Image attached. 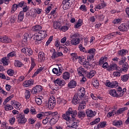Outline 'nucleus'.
I'll list each match as a JSON object with an SVG mask.
<instances>
[{"mask_svg":"<svg viewBox=\"0 0 129 129\" xmlns=\"http://www.w3.org/2000/svg\"><path fill=\"white\" fill-rule=\"evenodd\" d=\"M18 8H19V6H18V5L14 4L12 8V11H16L17 9H18Z\"/></svg>","mask_w":129,"mask_h":129,"instance_id":"obj_63","label":"nucleus"},{"mask_svg":"<svg viewBox=\"0 0 129 129\" xmlns=\"http://www.w3.org/2000/svg\"><path fill=\"white\" fill-rule=\"evenodd\" d=\"M33 84H34V81H33V80L26 81L24 83L25 87H29V86H31Z\"/></svg>","mask_w":129,"mask_h":129,"instance_id":"obj_23","label":"nucleus"},{"mask_svg":"<svg viewBox=\"0 0 129 129\" xmlns=\"http://www.w3.org/2000/svg\"><path fill=\"white\" fill-rule=\"evenodd\" d=\"M50 118L49 117H46V118L44 119L42 121V123H43V124H47V123H48V121H49L50 120Z\"/></svg>","mask_w":129,"mask_h":129,"instance_id":"obj_54","label":"nucleus"},{"mask_svg":"<svg viewBox=\"0 0 129 129\" xmlns=\"http://www.w3.org/2000/svg\"><path fill=\"white\" fill-rule=\"evenodd\" d=\"M62 78L64 79V80H67L70 78V73L69 72H66L63 74Z\"/></svg>","mask_w":129,"mask_h":129,"instance_id":"obj_33","label":"nucleus"},{"mask_svg":"<svg viewBox=\"0 0 129 129\" xmlns=\"http://www.w3.org/2000/svg\"><path fill=\"white\" fill-rule=\"evenodd\" d=\"M25 94L26 99H29L30 98V96H31V92L28 90H26Z\"/></svg>","mask_w":129,"mask_h":129,"instance_id":"obj_44","label":"nucleus"},{"mask_svg":"<svg viewBox=\"0 0 129 129\" xmlns=\"http://www.w3.org/2000/svg\"><path fill=\"white\" fill-rule=\"evenodd\" d=\"M38 58L41 60V61H44L45 60L46 57H45V53L43 52L42 51L38 53Z\"/></svg>","mask_w":129,"mask_h":129,"instance_id":"obj_24","label":"nucleus"},{"mask_svg":"<svg viewBox=\"0 0 129 129\" xmlns=\"http://www.w3.org/2000/svg\"><path fill=\"white\" fill-rule=\"evenodd\" d=\"M5 110L8 111V110H12V109H14V107L13 106L8 104L5 107Z\"/></svg>","mask_w":129,"mask_h":129,"instance_id":"obj_46","label":"nucleus"},{"mask_svg":"<svg viewBox=\"0 0 129 129\" xmlns=\"http://www.w3.org/2000/svg\"><path fill=\"white\" fill-rule=\"evenodd\" d=\"M16 54H17V53L15 51L10 52L8 54L7 57H5L2 58V63H3L4 65L7 66V65H9L10 57H14V56H16Z\"/></svg>","mask_w":129,"mask_h":129,"instance_id":"obj_3","label":"nucleus"},{"mask_svg":"<svg viewBox=\"0 0 129 129\" xmlns=\"http://www.w3.org/2000/svg\"><path fill=\"white\" fill-rule=\"evenodd\" d=\"M42 90H43V88L42 87V86H36L34 88L32 89V93H33V94H37V93L41 92Z\"/></svg>","mask_w":129,"mask_h":129,"instance_id":"obj_7","label":"nucleus"},{"mask_svg":"<svg viewBox=\"0 0 129 129\" xmlns=\"http://www.w3.org/2000/svg\"><path fill=\"white\" fill-rule=\"evenodd\" d=\"M78 72L80 75H85V73H86V72L84 70V69L82 68V67H80L78 69Z\"/></svg>","mask_w":129,"mask_h":129,"instance_id":"obj_29","label":"nucleus"},{"mask_svg":"<svg viewBox=\"0 0 129 129\" xmlns=\"http://www.w3.org/2000/svg\"><path fill=\"white\" fill-rule=\"evenodd\" d=\"M85 115V112H83V111H79L78 113V116L80 118L84 117Z\"/></svg>","mask_w":129,"mask_h":129,"instance_id":"obj_42","label":"nucleus"},{"mask_svg":"<svg viewBox=\"0 0 129 129\" xmlns=\"http://www.w3.org/2000/svg\"><path fill=\"white\" fill-rule=\"evenodd\" d=\"M77 95L80 97V98L83 97V96L85 95V89L84 88H81L78 92Z\"/></svg>","mask_w":129,"mask_h":129,"instance_id":"obj_14","label":"nucleus"},{"mask_svg":"<svg viewBox=\"0 0 129 129\" xmlns=\"http://www.w3.org/2000/svg\"><path fill=\"white\" fill-rule=\"evenodd\" d=\"M36 38V41H35V44H41L42 42V40H43V38L41 37V36H40V35H36V37H35Z\"/></svg>","mask_w":129,"mask_h":129,"instance_id":"obj_26","label":"nucleus"},{"mask_svg":"<svg viewBox=\"0 0 129 129\" xmlns=\"http://www.w3.org/2000/svg\"><path fill=\"white\" fill-rule=\"evenodd\" d=\"M59 70L58 71V69L53 68L52 69V72L54 74H56L57 76H60L61 74H62V68L58 67Z\"/></svg>","mask_w":129,"mask_h":129,"instance_id":"obj_16","label":"nucleus"},{"mask_svg":"<svg viewBox=\"0 0 129 129\" xmlns=\"http://www.w3.org/2000/svg\"><path fill=\"white\" fill-rule=\"evenodd\" d=\"M100 121V118H97L95 119V120L93 121L92 122L90 123L91 125H94V124H97L98 122Z\"/></svg>","mask_w":129,"mask_h":129,"instance_id":"obj_39","label":"nucleus"},{"mask_svg":"<svg viewBox=\"0 0 129 129\" xmlns=\"http://www.w3.org/2000/svg\"><path fill=\"white\" fill-rule=\"evenodd\" d=\"M100 2H101V4L100 5L103 8H105V7H106V4L104 3V1H103V0H101Z\"/></svg>","mask_w":129,"mask_h":129,"instance_id":"obj_62","label":"nucleus"},{"mask_svg":"<svg viewBox=\"0 0 129 129\" xmlns=\"http://www.w3.org/2000/svg\"><path fill=\"white\" fill-rule=\"evenodd\" d=\"M18 8H23V7H25L26 6V4H25V2H20L18 5Z\"/></svg>","mask_w":129,"mask_h":129,"instance_id":"obj_61","label":"nucleus"},{"mask_svg":"<svg viewBox=\"0 0 129 129\" xmlns=\"http://www.w3.org/2000/svg\"><path fill=\"white\" fill-rule=\"evenodd\" d=\"M7 73H8V75H9L10 76H13V75H14V74H15V72L13 70L9 69L7 71Z\"/></svg>","mask_w":129,"mask_h":129,"instance_id":"obj_48","label":"nucleus"},{"mask_svg":"<svg viewBox=\"0 0 129 129\" xmlns=\"http://www.w3.org/2000/svg\"><path fill=\"white\" fill-rule=\"evenodd\" d=\"M122 124V122L119 121H113V125L115 126H120V125Z\"/></svg>","mask_w":129,"mask_h":129,"instance_id":"obj_40","label":"nucleus"},{"mask_svg":"<svg viewBox=\"0 0 129 129\" xmlns=\"http://www.w3.org/2000/svg\"><path fill=\"white\" fill-rule=\"evenodd\" d=\"M111 70H116V71H120V68L117 67V65L115 63H112L109 66L108 71Z\"/></svg>","mask_w":129,"mask_h":129,"instance_id":"obj_10","label":"nucleus"},{"mask_svg":"<svg viewBox=\"0 0 129 129\" xmlns=\"http://www.w3.org/2000/svg\"><path fill=\"white\" fill-rule=\"evenodd\" d=\"M0 42H2V43H12V39L5 36L0 37Z\"/></svg>","mask_w":129,"mask_h":129,"instance_id":"obj_12","label":"nucleus"},{"mask_svg":"<svg viewBox=\"0 0 129 129\" xmlns=\"http://www.w3.org/2000/svg\"><path fill=\"white\" fill-rule=\"evenodd\" d=\"M126 52H127V50H124V49H122L121 50H119L118 52V54L119 55H120V56H123L124 55H125V54H126Z\"/></svg>","mask_w":129,"mask_h":129,"instance_id":"obj_41","label":"nucleus"},{"mask_svg":"<svg viewBox=\"0 0 129 129\" xmlns=\"http://www.w3.org/2000/svg\"><path fill=\"white\" fill-rule=\"evenodd\" d=\"M109 94L113 97H119V94L116 93V91L114 89H112L109 91Z\"/></svg>","mask_w":129,"mask_h":129,"instance_id":"obj_18","label":"nucleus"},{"mask_svg":"<svg viewBox=\"0 0 129 129\" xmlns=\"http://www.w3.org/2000/svg\"><path fill=\"white\" fill-rule=\"evenodd\" d=\"M60 26H61V23H60V22L54 21L53 22V28H54V29H60Z\"/></svg>","mask_w":129,"mask_h":129,"instance_id":"obj_34","label":"nucleus"},{"mask_svg":"<svg viewBox=\"0 0 129 129\" xmlns=\"http://www.w3.org/2000/svg\"><path fill=\"white\" fill-rule=\"evenodd\" d=\"M126 59V58H125V57L123 56L122 57V59L119 61V65H123V64H124V63H125V62Z\"/></svg>","mask_w":129,"mask_h":129,"instance_id":"obj_49","label":"nucleus"},{"mask_svg":"<svg viewBox=\"0 0 129 129\" xmlns=\"http://www.w3.org/2000/svg\"><path fill=\"white\" fill-rule=\"evenodd\" d=\"M122 69H121V71H124V72H126V71H127L128 68H129V66H128V64H127V63L125 62L123 64H122Z\"/></svg>","mask_w":129,"mask_h":129,"instance_id":"obj_28","label":"nucleus"},{"mask_svg":"<svg viewBox=\"0 0 129 129\" xmlns=\"http://www.w3.org/2000/svg\"><path fill=\"white\" fill-rule=\"evenodd\" d=\"M87 60L90 63H94V54H90L87 56Z\"/></svg>","mask_w":129,"mask_h":129,"instance_id":"obj_21","label":"nucleus"},{"mask_svg":"<svg viewBox=\"0 0 129 129\" xmlns=\"http://www.w3.org/2000/svg\"><path fill=\"white\" fill-rule=\"evenodd\" d=\"M47 105L49 109H53L54 106L56 105V99H49Z\"/></svg>","mask_w":129,"mask_h":129,"instance_id":"obj_6","label":"nucleus"},{"mask_svg":"<svg viewBox=\"0 0 129 129\" xmlns=\"http://www.w3.org/2000/svg\"><path fill=\"white\" fill-rule=\"evenodd\" d=\"M30 39H32V36L29 37L28 34H26L24 36L23 41L24 42H27V41H29Z\"/></svg>","mask_w":129,"mask_h":129,"instance_id":"obj_38","label":"nucleus"},{"mask_svg":"<svg viewBox=\"0 0 129 129\" xmlns=\"http://www.w3.org/2000/svg\"><path fill=\"white\" fill-rule=\"evenodd\" d=\"M42 30V27L39 25H35L32 28V30L34 32L38 33Z\"/></svg>","mask_w":129,"mask_h":129,"instance_id":"obj_22","label":"nucleus"},{"mask_svg":"<svg viewBox=\"0 0 129 129\" xmlns=\"http://www.w3.org/2000/svg\"><path fill=\"white\" fill-rule=\"evenodd\" d=\"M96 50L94 48H91L89 50H88L87 53L88 54H91V55H93V54H95Z\"/></svg>","mask_w":129,"mask_h":129,"instance_id":"obj_47","label":"nucleus"},{"mask_svg":"<svg viewBox=\"0 0 129 129\" xmlns=\"http://www.w3.org/2000/svg\"><path fill=\"white\" fill-rule=\"evenodd\" d=\"M96 72L95 71H91L90 72L85 73V76L87 77V78H89L90 79L92 78Z\"/></svg>","mask_w":129,"mask_h":129,"instance_id":"obj_13","label":"nucleus"},{"mask_svg":"<svg viewBox=\"0 0 129 129\" xmlns=\"http://www.w3.org/2000/svg\"><path fill=\"white\" fill-rule=\"evenodd\" d=\"M17 121L19 123H26L27 119L25 117L24 113H22L17 116Z\"/></svg>","mask_w":129,"mask_h":129,"instance_id":"obj_5","label":"nucleus"},{"mask_svg":"<svg viewBox=\"0 0 129 129\" xmlns=\"http://www.w3.org/2000/svg\"><path fill=\"white\" fill-rule=\"evenodd\" d=\"M76 115H77V111L76 110H72V108H69L66 113L63 114L62 115V117L64 119L69 121L70 123H71L69 126L70 128L76 129L78 126L77 122L70 120V116H72L73 118H74Z\"/></svg>","mask_w":129,"mask_h":129,"instance_id":"obj_1","label":"nucleus"},{"mask_svg":"<svg viewBox=\"0 0 129 129\" xmlns=\"http://www.w3.org/2000/svg\"><path fill=\"white\" fill-rule=\"evenodd\" d=\"M121 69H120V71H117V72H115L113 73V76L114 77H119L120 76V73H121Z\"/></svg>","mask_w":129,"mask_h":129,"instance_id":"obj_36","label":"nucleus"},{"mask_svg":"<svg viewBox=\"0 0 129 129\" xmlns=\"http://www.w3.org/2000/svg\"><path fill=\"white\" fill-rule=\"evenodd\" d=\"M63 55V53L60 52H56L55 51V49H53V51L52 55L51 56L52 59H56V58H58V57H61Z\"/></svg>","mask_w":129,"mask_h":129,"instance_id":"obj_11","label":"nucleus"},{"mask_svg":"<svg viewBox=\"0 0 129 129\" xmlns=\"http://www.w3.org/2000/svg\"><path fill=\"white\" fill-rule=\"evenodd\" d=\"M93 85L94 87H95V88H98V86H99V83L97 81H95L93 83Z\"/></svg>","mask_w":129,"mask_h":129,"instance_id":"obj_52","label":"nucleus"},{"mask_svg":"<svg viewBox=\"0 0 129 129\" xmlns=\"http://www.w3.org/2000/svg\"><path fill=\"white\" fill-rule=\"evenodd\" d=\"M38 34H39L40 37H41L43 39L47 37V32H46V31L41 30L39 31Z\"/></svg>","mask_w":129,"mask_h":129,"instance_id":"obj_30","label":"nucleus"},{"mask_svg":"<svg viewBox=\"0 0 129 129\" xmlns=\"http://www.w3.org/2000/svg\"><path fill=\"white\" fill-rule=\"evenodd\" d=\"M86 105H82V104H80L78 107V110H81L82 109H84L85 108Z\"/></svg>","mask_w":129,"mask_h":129,"instance_id":"obj_58","label":"nucleus"},{"mask_svg":"<svg viewBox=\"0 0 129 129\" xmlns=\"http://www.w3.org/2000/svg\"><path fill=\"white\" fill-rule=\"evenodd\" d=\"M129 74L124 75L121 76V80L123 82H126L128 80Z\"/></svg>","mask_w":129,"mask_h":129,"instance_id":"obj_35","label":"nucleus"},{"mask_svg":"<svg viewBox=\"0 0 129 129\" xmlns=\"http://www.w3.org/2000/svg\"><path fill=\"white\" fill-rule=\"evenodd\" d=\"M54 84L56 86H64L66 83H65V81L62 80L60 79H57L56 80L54 81Z\"/></svg>","mask_w":129,"mask_h":129,"instance_id":"obj_9","label":"nucleus"},{"mask_svg":"<svg viewBox=\"0 0 129 129\" xmlns=\"http://www.w3.org/2000/svg\"><path fill=\"white\" fill-rule=\"evenodd\" d=\"M17 21V17L15 16H12L10 20L11 23H14Z\"/></svg>","mask_w":129,"mask_h":129,"instance_id":"obj_60","label":"nucleus"},{"mask_svg":"<svg viewBox=\"0 0 129 129\" xmlns=\"http://www.w3.org/2000/svg\"><path fill=\"white\" fill-rule=\"evenodd\" d=\"M86 113L88 117H92L95 115L94 113H93V111H92L91 110H87L86 112Z\"/></svg>","mask_w":129,"mask_h":129,"instance_id":"obj_31","label":"nucleus"},{"mask_svg":"<svg viewBox=\"0 0 129 129\" xmlns=\"http://www.w3.org/2000/svg\"><path fill=\"white\" fill-rule=\"evenodd\" d=\"M57 121H55L54 119H52V118H51V119L49 121V123L50 125H54V124H55V123H56Z\"/></svg>","mask_w":129,"mask_h":129,"instance_id":"obj_55","label":"nucleus"},{"mask_svg":"<svg viewBox=\"0 0 129 129\" xmlns=\"http://www.w3.org/2000/svg\"><path fill=\"white\" fill-rule=\"evenodd\" d=\"M80 9L81 10V11H86V6H85V5H82L80 8Z\"/></svg>","mask_w":129,"mask_h":129,"instance_id":"obj_64","label":"nucleus"},{"mask_svg":"<svg viewBox=\"0 0 129 129\" xmlns=\"http://www.w3.org/2000/svg\"><path fill=\"white\" fill-rule=\"evenodd\" d=\"M118 29L121 32H125L128 30V26L124 24H122L118 27Z\"/></svg>","mask_w":129,"mask_h":129,"instance_id":"obj_15","label":"nucleus"},{"mask_svg":"<svg viewBox=\"0 0 129 129\" xmlns=\"http://www.w3.org/2000/svg\"><path fill=\"white\" fill-rule=\"evenodd\" d=\"M53 41V36H50L48 40L46 42V46H49V44H50V42H52Z\"/></svg>","mask_w":129,"mask_h":129,"instance_id":"obj_51","label":"nucleus"},{"mask_svg":"<svg viewBox=\"0 0 129 129\" xmlns=\"http://www.w3.org/2000/svg\"><path fill=\"white\" fill-rule=\"evenodd\" d=\"M112 83V88L114 87H116V86H118V83L116 81H114L111 82Z\"/></svg>","mask_w":129,"mask_h":129,"instance_id":"obj_59","label":"nucleus"},{"mask_svg":"<svg viewBox=\"0 0 129 129\" xmlns=\"http://www.w3.org/2000/svg\"><path fill=\"white\" fill-rule=\"evenodd\" d=\"M78 59L79 63H80V64H81L82 65H83V66L86 67V63H87L86 59H85V58H84V57L82 58L80 56L78 57Z\"/></svg>","mask_w":129,"mask_h":129,"instance_id":"obj_19","label":"nucleus"},{"mask_svg":"<svg viewBox=\"0 0 129 129\" xmlns=\"http://www.w3.org/2000/svg\"><path fill=\"white\" fill-rule=\"evenodd\" d=\"M24 12L21 11L20 12L18 15V22H23V20H24Z\"/></svg>","mask_w":129,"mask_h":129,"instance_id":"obj_25","label":"nucleus"},{"mask_svg":"<svg viewBox=\"0 0 129 129\" xmlns=\"http://www.w3.org/2000/svg\"><path fill=\"white\" fill-rule=\"evenodd\" d=\"M79 48L81 52H85V53H86V52H87L86 50H85V48L83 47L82 44H80L79 46Z\"/></svg>","mask_w":129,"mask_h":129,"instance_id":"obj_53","label":"nucleus"},{"mask_svg":"<svg viewBox=\"0 0 129 129\" xmlns=\"http://www.w3.org/2000/svg\"><path fill=\"white\" fill-rule=\"evenodd\" d=\"M76 85H77L76 81L72 80L69 83L68 87L69 88H75V87H76Z\"/></svg>","mask_w":129,"mask_h":129,"instance_id":"obj_17","label":"nucleus"},{"mask_svg":"<svg viewBox=\"0 0 129 129\" xmlns=\"http://www.w3.org/2000/svg\"><path fill=\"white\" fill-rule=\"evenodd\" d=\"M35 102L38 104V105H41L42 103V99L40 98H36L35 99Z\"/></svg>","mask_w":129,"mask_h":129,"instance_id":"obj_43","label":"nucleus"},{"mask_svg":"<svg viewBox=\"0 0 129 129\" xmlns=\"http://www.w3.org/2000/svg\"><path fill=\"white\" fill-rule=\"evenodd\" d=\"M68 29H69V27H68V26H63L60 28V30H61L62 32H66V31H68Z\"/></svg>","mask_w":129,"mask_h":129,"instance_id":"obj_56","label":"nucleus"},{"mask_svg":"<svg viewBox=\"0 0 129 129\" xmlns=\"http://www.w3.org/2000/svg\"><path fill=\"white\" fill-rule=\"evenodd\" d=\"M13 97H14V95H12L10 96L7 97L4 101V103H3V105H6V104L7 102H9V101H10V100H11L12 99V98H13Z\"/></svg>","mask_w":129,"mask_h":129,"instance_id":"obj_37","label":"nucleus"},{"mask_svg":"<svg viewBox=\"0 0 129 129\" xmlns=\"http://www.w3.org/2000/svg\"><path fill=\"white\" fill-rule=\"evenodd\" d=\"M75 0H63L62 1L63 7L65 8L66 10L69 9L72 5H73Z\"/></svg>","mask_w":129,"mask_h":129,"instance_id":"obj_4","label":"nucleus"},{"mask_svg":"<svg viewBox=\"0 0 129 129\" xmlns=\"http://www.w3.org/2000/svg\"><path fill=\"white\" fill-rule=\"evenodd\" d=\"M14 64L16 67H22V66H23V64H22V62L20 61V60L15 61Z\"/></svg>","mask_w":129,"mask_h":129,"instance_id":"obj_45","label":"nucleus"},{"mask_svg":"<svg viewBox=\"0 0 129 129\" xmlns=\"http://www.w3.org/2000/svg\"><path fill=\"white\" fill-rule=\"evenodd\" d=\"M13 105L14 106V107H15L16 109H18L19 107L21 106V104L19 102L16 101L15 102V104L14 105L13 104Z\"/></svg>","mask_w":129,"mask_h":129,"instance_id":"obj_50","label":"nucleus"},{"mask_svg":"<svg viewBox=\"0 0 129 129\" xmlns=\"http://www.w3.org/2000/svg\"><path fill=\"white\" fill-rule=\"evenodd\" d=\"M72 103H74L75 105L76 104H78L79 103V99L78 98V95L75 94L74 96L73 99H72Z\"/></svg>","mask_w":129,"mask_h":129,"instance_id":"obj_20","label":"nucleus"},{"mask_svg":"<svg viewBox=\"0 0 129 129\" xmlns=\"http://www.w3.org/2000/svg\"><path fill=\"white\" fill-rule=\"evenodd\" d=\"M70 38L72 39L71 40V43L72 45L76 46V45H78V44L80 43V38H79V34L78 33H75L73 35H70Z\"/></svg>","mask_w":129,"mask_h":129,"instance_id":"obj_2","label":"nucleus"},{"mask_svg":"<svg viewBox=\"0 0 129 129\" xmlns=\"http://www.w3.org/2000/svg\"><path fill=\"white\" fill-rule=\"evenodd\" d=\"M107 60V57L105 56V57H102L99 61V65L101 66V65H103V63L105 62V61Z\"/></svg>","mask_w":129,"mask_h":129,"instance_id":"obj_32","label":"nucleus"},{"mask_svg":"<svg viewBox=\"0 0 129 129\" xmlns=\"http://www.w3.org/2000/svg\"><path fill=\"white\" fill-rule=\"evenodd\" d=\"M106 124V121L101 122L100 123V128H103V127H105Z\"/></svg>","mask_w":129,"mask_h":129,"instance_id":"obj_57","label":"nucleus"},{"mask_svg":"<svg viewBox=\"0 0 129 129\" xmlns=\"http://www.w3.org/2000/svg\"><path fill=\"white\" fill-rule=\"evenodd\" d=\"M126 109H127V107L121 108L117 110L116 113H115L117 114V115H118L119 114H121V113H122V112H123L124 110H126Z\"/></svg>","mask_w":129,"mask_h":129,"instance_id":"obj_27","label":"nucleus"},{"mask_svg":"<svg viewBox=\"0 0 129 129\" xmlns=\"http://www.w3.org/2000/svg\"><path fill=\"white\" fill-rule=\"evenodd\" d=\"M21 52H22V53H25L26 55H28V56L33 55V50L31 48L24 47L22 49Z\"/></svg>","mask_w":129,"mask_h":129,"instance_id":"obj_8","label":"nucleus"}]
</instances>
